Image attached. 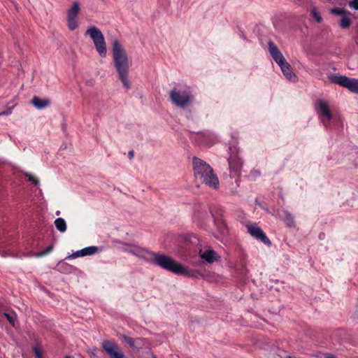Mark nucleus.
Returning <instances> with one entry per match:
<instances>
[{
	"mask_svg": "<svg viewBox=\"0 0 358 358\" xmlns=\"http://www.w3.org/2000/svg\"><path fill=\"white\" fill-rule=\"evenodd\" d=\"M150 262L166 271L177 275L195 278L202 276V274L199 271L189 270L181 264L176 262L172 257L166 255L152 252V259Z\"/></svg>",
	"mask_w": 358,
	"mask_h": 358,
	"instance_id": "nucleus-1",
	"label": "nucleus"
},
{
	"mask_svg": "<svg viewBox=\"0 0 358 358\" xmlns=\"http://www.w3.org/2000/svg\"><path fill=\"white\" fill-rule=\"evenodd\" d=\"M113 58L119 79L124 87L129 90L131 87V83L128 79L129 61L126 50L117 40L113 43Z\"/></svg>",
	"mask_w": 358,
	"mask_h": 358,
	"instance_id": "nucleus-2",
	"label": "nucleus"
},
{
	"mask_svg": "<svg viewBox=\"0 0 358 358\" xmlns=\"http://www.w3.org/2000/svg\"><path fill=\"white\" fill-rule=\"evenodd\" d=\"M192 165L196 179H199L203 183L214 189L218 187V178L208 164L196 157H193Z\"/></svg>",
	"mask_w": 358,
	"mask_h": 358,
	"instance_id": "nucleus-3",
	"label": "nucleus"
},
{
	"mask_svg": "<svg viewBox=\"0 0 358 358\" xmlns=\"http://www.w3.org/2000/svg\"><path fill=\"white\" fill-rule=\"evenodd\" d=\"M229 156L228 158L229 176L236 178L235 182L238 183V178L241 174L243 161L239 156V149L235 145H231L229 148Z\"/></svg>",
	"mask_w": 358,
	"mask_h": 358,
	"instance_id": "nucleus-4",
	"label": "nucleus"
},
{
	"mask_svg": "<svg viewBox=\"0 0 358 358\" xmlns=\"http://www.w3.org/2000/svg\"><path fill=\"white\" fill-rule=\"evenodd\" d=\"M169 95L172 103L180 108L189 106L193 101L190 92L176 87L171 90Z\"/></svg>",
	"mask_w": 358,
	"mask_h": 358,
	"instance_id": "nucleus-5",
	"label": "nucleus"
},
{
	"mask_svg": "<svg viewBox=\"0 0 358 358\" xmlns=\"http://www.w3.org/2000/svg\"><path fill=\"white\" fill-rule=\"evenodd\" d=\"M86 36H90L92 39L96 50L101 57H105L107 54L106 43L104 36L96 27H91L85 31Z\"/></svg>",
	"mask_w": 358,
	"mask_h": 358,
	"instance_id": "nucleus-6",
	"label": "nucleus"
},
{
	"mask_svg": "<svg viewBox=\"0 0 358 358\" xmlns=\"http://www.w3.org/2000/svg\"><path fill=\"white\" fill-rule=\"evenodd\" d=\"M315 110L325 129L327 130L331 129L333 128L331 121L334 120V117L329 104L326 101L320 99L315 104Z\"/></svg>",
	"mask_w": 358,
	"mask_h": 358,
	"instance_id": "nucleus-7",
	"label": "nucleus"
},
{
	"mask_svg": "<svg viewBox=\"0 0 358 358\" xmlns=\"http://www.w3.org/2000/svg\"><path fill=\"white\" fill-rule=\"evenodd\" d=\"M328 78L332 83L339 85L353 93L358 94V79L339 74H331Z\"/></svg>",
	"mask_w": 358,
	"mask_h": 358,
	"instance_id": "nucleus-8",
	"label": "nucleus"
},
{
	"mask_svg": "<svg viewBox=\"0 0 358 358\" xmlns=\"http://www.w3.org/2000/svg\"><path fill=\"white\" fill-rule=\"evenodd\" d=\"M248 233L259 241L262 242L266 245L270 247L271 242L266 236L263 230L256 224H249L246 225Z\"/></svg>",
	"mask_w": 358,
	"mask_h": 358,
	"instance_id": "nucleus-9",
	"label": "nucleus"
},
{
	"mask_svg": "<svg viewBox=\"0 0 358 358\" xmlns=\"http://www.w3.org/2000/svg\"><path fill=\"white\" fill-rule=\"evenodd\" d=\"M102 348L110 358H124V353L119 347L113 342L104 341L102 343Z\"/></svg>",
	"mask_w": 358,
	"mask_h": 358,
	"instance_id": "nucleus-10",
	"label": "nucleus"
},
{
	"mask_svg": "<svg viewBox=\"0 0 358 358\" xmlns=\"http://www.w3.org/2000/svg\"><path fill=\"white\" fill-rule=\"evenodd\" d=\"M127 251L133 255L137 256L147 262L151 261L152 252L149 251L147 249L141 248L137 245H129Z\"/></svg>",
	"mask_w": 358,
	"mask_h": 358,
	"instance_id": "nucleus-11",
	"label": "nucleus"
},
{
	"mask_svg": "<svg viewBox=\"0 0 358 358\" xmlns=\"http://www.w3.org/2000/svg\"><path fill=\"white\" fill-rule=\"evenodd\" d=\"M268 50L271 56L278 66L287 61L277 45L271 41H269L268 43Z\"/></svg>",
	"mask_w": 358,
	"mask_h": 358,
	"instance_id": "nucleus-12",
	"label": "nucleus"
},
{
	"mask_svg": "<svg viewBox=\"0 0 358 358\" xmlns=\"http://www.w3.org/2000/svg\"><path fill=\"white\" fill-rule=\"evenodd\" d=\"M99 251V248L97 246H88L73 252L71 255H69L66 259H76L85 256H91Z\"/></svg>",
	"mask_w": 358,
	"mask_h": 358,
	"instance_id": "nucleus-13",
	"label": "nucleus"
},
{
	"mask_svg": "<svg viewBox=\"0 0 358 358\" xmlns=\"http://www.w3.org/2000/svg\"><path fill=\"white\" fill-rule=\"evenodd\" d=\"M199 255L202 259L210 264L218 262L220 259V256L210 248H208L205 251L200 250Z\"/></svg>",
	"mask_w": 358,
	"mask_h": 358,
	"instance_id": "nucleus-14",
	"label": "nucleus"
},
{
	"mask_svg": "<svg viewBox=\"0 0 358 358\" xmlns=\"http://www.w3.org/2000/svg\"><path fill=\"white\" fill-rule=\"evenodd\" d=\"M280 67V69L283 73V75L285 76V78L292 82H296L297 80V76L296 74L292 71V69L291 65L286 61L283 64H280L279 66Z\"/></svg>",
	"mask_w": 358,
	"mask_h": 358,
	"instance_id": "nucleus-15",
	"label": "nucleus"
},
{
	"mask_svg": "<svg viewBox=\"0 0 358 358\" xmlns=\"http://www.w3.org/2000/svg\"><path fill=\"white\" fill-rule=\"evenodd\" d=\"M31 103L38 110H42L50 105V101L49 99H41L34 96L31 100Z\"/></svg>",
	"mask_w": 358,
	"mask_h": 358,
	"instance_id": "nucleus-16",
	"label": "nucleus"
},
{
	"mask_svg": "<svg viewBox=\"0 0 358 358\" xmlns=\"http://www.w3.org/2000/svg\"><path fill=\"white\" fill-rule=\"evenodd\" d=\"M351 13L348 12L344 15H343L340 20L339 25L342 29H348L352 24V19L350 17Z\"/></svg>",
	"mask_w": 358,
	"mask_h": 358,
	"instance_id": "nucleus-17",
	"label": "nucleus"
},
{
	"mask_svg": "<svg viewBox=\"0 0 358 358\" xmlns=\"http://www.w3.org/2000/svg\"><path fill=\"white\" fill-rule=\"evenodd\" d=\"M79 11V3L77 1L73 2L72 7L67 10V18H76Z\"/></svg>",
	"mask_w": 358,
	"mask_h": 358,
	"instance_id": "nucleus-18",
	"label": "nucleus"
},
{
	"mask_svg": "<svg viewBox=\"0 0 358 358\" xmlns=\"http://www.w3.org/2000/svg\"><path fill=\"white\" fill-rule=\"evenodd\" d=\"M54 223L56 229L59 231L64 233L66 231V223L64 219L62 217L57 218Z\"/></svg>",
	"mask_w": 358,
	"mask_h": 358,
	"instance_id": "nucleus-19",
	"label": "nucleus"
},
{
	"mask_svg": "<svg viewBox=\"0 0 358 358\" xmlns=\"http://www.w3.org/2000/svg\"><path fill=\"white\" fill-rule=\"evenodd\" d=\"M120 338L124 342L126 343L127 345H129L130 347L131 348H137L136 345H135V343H136V341L138 340L136 339H134L132 337H129V336H125V335H122L120 336Z\"/></svg>",
	"mask_w": 358,
	"mask_h": 358,
	"instance_id": "nucleus-20",
	"label": "nucleus"
},
{
	"mask_svg": "<svg viewBox=\"0 0 358 358\" xmlns=\"http://www.w3.org/2000/svg\"><path fill=\"white\" fill-rule=\"evenodd\" d=\"M284 214H285V221L287 225L289 227L294 226V217L292 216V215L287 210L284 211Z\"/></svg>",
	"mask_w": 358,
	"mask_h": 358,
	"instance_id": "nucleus-21",
	"label": "nucleus"
},
{
	"mask_svg": "<svg viewBox=\"0 0 358 358\" xmlns=\"http://www.w3.org/2000/svg\"><path fill=\"white\" fill-rule=\"evenodd\" d=\"M67 24L70 30H75L78 27V22L76 18H67Z\"/></svg>",
	"mask_w": 358,
	"mask_h": 358,
	"instance_id": "nucleus-22",
	"label": "nucleus"
},
{
	"mask_svg": "<svg viewBox=\"0 0 358 358\" xmlns=\"http://www.w3.org/2000/svg\"><path fill=\"white\" fill-rule=\"evenodd\" d=\"M330 12L332 14H335V15H341V17H342L345 13H347L348 11H347L345 9H344L343 8H331L330 10Z\"/></svg>",
	"mask_w": 358,
	"mask_h": 358,
	"instance_id": "nucleus-23",
	"label": "nucleus"
},
{
	"mask_svg": "<svg viewBox=\"0 0 358 358\" xmlns=\"http://www.w3.org/2000/svg\"><path fill=\"white\" fill-rule=\"evenodd\" d=\"M261 175V173L259 170L257 169H252L249 175L248 178L252 180H255L257 178H259Z\"/></svg>",
	"mask_w": 358,
	"mask_h": 358,
	"instance_id": "nucleus-24",
	"label": "nucleus"
},
{
	"mask_svg": "<svg viewBox=\"0 0 358 358\" xmlns=\"http://www.w3.org/2000/svg\"><path fill=\"white\" fill-rule=\"evenodd\" d=\"M311 16L317 22H321L322 21V17L320 16V13L317 11L316 8H313L312 10H311Z\"/></svg>",
	"mask_w": 358,
	"mask_h": 358,
	"instance_id": "nucleus-25",
	"label": "nucleus"
},
{
	"mask_svg": "<svg viewBox=\"0 0 358 358\" xmlns=\"http://www.w3.org/2000/svg\"><path fill=\"white\" fill-rule=\"evenodd\" d=\"M52 250H53V245H50L44 250L37 253L36 255V257H43L45 255L50 253V252H52Z\"/></svg>",
	"mask_w": 358,
	"mask_h": 358,
	"instance_id": "nucleus-26",
	"label": "nucleus"
},
{
	"mask_svg": "<svg viewBox=\"0 0 358 358\" xmlns=\"http://www.w3.org/2000/svg\"><path fill=\"white\" fill-rule=\"evenodd\" d=\"M24 175L28 178V180L29 182H32L36 185L39 184V180L36 178L34 177L31 174L29 173H25Z\"/></svg>",
	"mask_w": 358,
	"mask_h": 358,
	"instance_id": "nucleus-27",
	"label": "nucleus"
},
{
	"mask_svg": "<svg viewBox=\"0 0 358 358\" xmlns=\"http://www.w3.org/2000/svg\"><path fill=\"white\" fill-rule=\"evenodd\" d=\"M4 316L6 317V318L7 319V320L10 322V324L13 327H15V320H14V317H13V315H11L10 314L7 313H4Z\"/></svg>",
	"mask_w": 358,
	"mask_h": 358,
	"instance_id": "nucleus-28",
	"label": "nucleus"
},
{
	"mask_svg": "<svg viewBox=\"0 0 358 358\" xmlns=\"http://www.w3.org/2000/svg\"><path fill=\"white\" fill-rule=\"evenodd\" d=\"M348 4L350 8L358 10V0H352Z\"/></svg>",
	"mask_w": 358,
	"mask_h": 358,
	"instance_id": "nucleus-29",
	"label": "nucleus"
},
{
	"mask_svg": "<svg viewBox=\"0 0 358 358\" xmlns=\"http://www.w3.org/2000/svg\"><path fill=\"white\" fill-rule=\"evenodd\" d=\"M11 113H12V108H9L6 110H4V111L0 113V116L1 115H8L11 114Z\"/></svg>",
	"mask_w": 358,
	"mask_h": 358,
	"instance_id": "nucleus-30",
	"label": "nucleus"
},
{
	"mask_svg": "<svg viewBox=\"0 0 358 358\" xmlns=\"http://www.w3.org/2000/svg\"><path fill=\"white\" fill-rule=\"evenodd\" d=\"M34 352L37 358H42V355L37 348H34Z\"/></svg>",
	"mask_w": 358,
	"mask_h": 358,
	"instance_id": "nucleus-31",
	"label": "nucleus"
},
{
	"mask_svg": "<svg viewBox=\"0 0 358 358\" xmlns=\"http://www.w3.org/2000/svg\"><path fill=\"white\" fill-rule=\"evenodd\" d=\"M129 157L130 159H131L134 157V150H130L128 153Z\"/></svg>",
	"mask_w": 358,
	"mask_h": 358,
	"instance_id": "nucleus-32",
	"label": "nucleus"
},
{
	"mask_svg": "<svg viewBox=\"0 0 358 358\" xmlns=\"http://www.w3.org/2000/svg\"><path fill=\"white\" fill-rule=\"evenodd\" d=\"M295 1L297 4H301L303 3V0H293Z\"/></svg>",
	"mask_w": 358,
	"mask_h": 358,
	"instance_id": "nucleus-33",
	"label": "nucleus"
},
{
	"mask_svg": "<svg viewBox=\"0 0 358 358\" xmlns=\"http://www.w3.org/2000/svg\"><path fill=\"white\" fill-rule=\"evenodd\" d=\"M326 357H327V358H336V356L332 355H327Z\"/></svg>",
	"mask_w": 358,
	"mask_h": 358,
	"instance_id": "nucleus-34",
	"label": "nucleus"
},
{
	"mask_svg": "<svg viewBox=\"0 0 358 358\" xmlns=\"http://www.w3.org/2000/svg\"><path fill=\"white\" fill-rule=\"evenodd\" d=\"M64 265V263L59 262L58 266L60 268L62 266Z\"/></svg>",
	"mask_w": 358,
	"mask_h": 358,
	"instance_id": "nucleus-35",
	"label": "nucleus"
},
{
	"mask_svg": "<svg viewBox=\"0 0 358 358\" xmlns=\"http://www.w3.org/2000/svg\"><path fill=\"white\" fill-rule=\"evenodd\" d=\"M59 214H60V211L57 210V211L56 212V215H59Z\"/></svg>",
	"mask_w": 358,
	"mask_h": 358,
	"instance_id": "nucleus-36",
	"label": "nucleus"
},
{
	"mask_svg": "<svg viewBox=\"0 0 358 358\" xmlns=\"http://www.w3.org/2000/svg\"><path fill=\"white\" fill-rule=\"evenodd\" d=\"M152 358H157L156 355H152Z\"/></svg>",
	"mask_w": 358,
	"mask_h": 358,
	"instance_id": "nucleus-37",
	"label": "nucleus"
},
{
	"mask_svg": "<svg viewBox=\"0 0 358 358\" xmlns=\"http://www.w3.org/2000/svg\"><path fill=\"white\" fill-rule=\"evenodd\" d=\"M242 38H243V39H244V40L245 39V36H244V35H243V36H242Z\"/></svg>",
	"mask_w": 358,
	"mask_h": 358,
	"instance_id": "nucleus-38",
	"label": "nucleus"
},
{
	"mask_svg": "<svg viewBox=\"0 0 358 358\" xmlns=\"http://www.w3.org/2000/svg\"><path fill=\"white\" fill-rule=\"evenodd\" d=\"M64 358H71L69 356H66Z\"/></svg>",
	"mask_w": 358,
	"mask_h": 358,
	"instance_id": "nucleus-39",
	"label": "nucleus"
}]
</instances>
